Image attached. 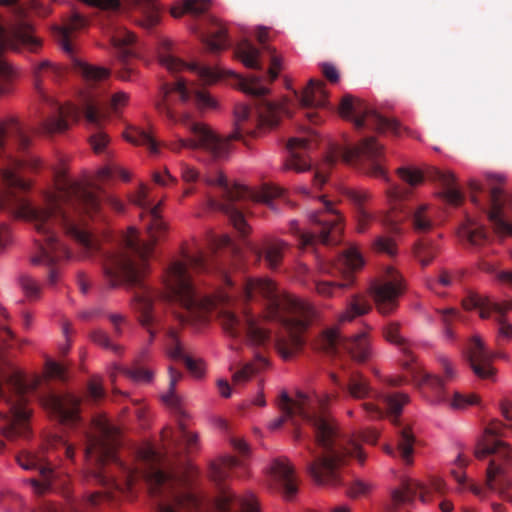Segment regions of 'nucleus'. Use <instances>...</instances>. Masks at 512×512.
Masks as SVG:
<instances>
[{
	"label": "nucleus",
	"instance_id": "obj_1",
	"mask_svg": "<svg viewBox=\"0 0 512 512\" xmlns=\"http://www.w3.org/2000/svg\"><path fill=\"white\" fill-rule=\"evenodd\" d=\"M132 202L148 213V241L139 238L138 232L130 228L125 237L126 251L107 256L103 269L112 287L126 284L135 289L132 306L139 315L141 325L150 334V342L155 337L152 325L156 322L153 304L156 299L176 302L184 310L179 314L182 323L205 322L208 314L218 310L221 325L232 337L244 335L256 345L265 344L270 337L265 320L255 317L245 306L248 301L261 298L265 301V319L280 324L284 331L277 335L275 347L280 356L289 360L304 345V333L315 318L314 308L289 294H282L267 278H247L241 289L240 300H235L230 292H219L214 298H201L195 291L192 273L219 272L229 288L234 285L226 269L213 255L199 251L185 253L182 260L172 262L163 275L164 290L158 291L147 285L144 276L148 271V258L155 243L166 232V223L160 215L161 203L152 206L148 199V188L142 184Z\"/></svg>",
	"mask_w": 512,
	"mask_h": 512
},
{
	"label": "nucleus",
	"instance_id": "obj_2",
	"mask_svg": "<svg viewBox=\"0 0 512 512\" xmlns=\"http://www.w3.org/2000/svg\"><path fill=\"white\" fill-rule=\"evenodd\" d=\"M29 145L30 138L18 119L0 121V211L33 224L37 237L31 261L50 267L48 282L55 285L59 277L56 265L70 257L68 249L58 241L57 228L90 255L100 249V244L87 227L84 215L93 217L102 210L103 203L122 212L123 204L101 190H90L72 180L63 169L54 174L57 191L45 193L41 203H32L20 193L29 188V183L18 174L21 169L36 171L41 167L36 155L26 153Z\"/></svg>",
	"mask_w": 512,
	"mask_h": 512
},
{
	"label": "nucleus",
	"instance_id": "obj_3",
	"mask_svg": "<svg viewBox=\"0 0 512 512\" xmlns=\"http://www.w3.org/2000/svg\"><path fill=\"white\" fill-rule=\"evenodd\" d=\"M84 457L91 467V476L101 484H107L114 476L103 470L107 462H116L129 488L144 480L151 496L159 498L158 512H201L200 500L191 492L179 489L180 480L160 467V456L153 447L138 451V463L129 466L118 463L116 450L120 445V431L105 418L95 419L93 432H85Z\"/></svg>",
	"mask_w": 512,
	"mask_h": 512
},
{
	"label": "nucleus",
	"instance_id": "obj_4",
	"mask_svg": "<svg viewBox=\"0 0 512 512\" xmlns=\"http://www.w3.org/2000/svg\"><path fill=\"white\" fill-rule=\"evenodd\" d=\"M331 398L332 396L321 398L318 395H308L301 391L296 393L295 398H291L283 391L277 403L282 415L269 424L271 430H276L285 421L291 420L295 426L294 438L297 441L304 439V432L298 426L296 417L310 426L319 452L307 445L313 456V460L307 462V470L315 482L322 485L340 483L339 469L348 457L356 458L361 464L366 459L359 443L341 434L335 421L326 413L325 407Z\"/></svg>",
	"mask_w": 512,
	"mask_h": 512
},
{
	"label": "nucleus",
	"instance_id": "obj_5",
	"mask_svg": "<svg viewBox=\"0 0 512 512\" xmlns=\"http://www.w3.org/2000/svg\"><path fill=\"white\" fill-rule=\"evenodd\" d=\"M343 161L353 165L364 174L382 179L388 187L384 191L390 213L385 216V222L398 232V225L409 220L416 226L414 209V191L416 189V169L401 166L395 173L399 182H393L385 167L384 148L374 137L363 138L356 146L346 148L339 153Z\"/></svg>",
	"mask_w": 512,
	"mask_h": 512
},
{
	"label": "nucleus",
	"instance_id": "obj_6",
	"mask_svg": "<svg viewBox=\"0 0 512 512\" xmlns=\"http://www.w3.org/2000/svg\"><path fill=\"white\" fill-rule=\"evenodd\" d=\"M161 99L155 103L157 111L172 123H181L193 135L190 139L179 138L171 142L168 147L174 152L183 148L202 149L214 159L225 158L230 150L229 140L216 135L208 126L193 121L188 114L178 116L175 104L178 100L183 103H193L199 108H215L216 101L207 93L197 89L193 84H188L183 78H178L173 84L162 86Z\"/></svg>",
	"mask_w": 512,
	"mask_h": 512
},
{
	"label": "nucleus",
	"instance_id": "obj_7",
	"mask_svg": "<svg viewBox=\"0 0 512 512\" xmlns=\"http://www.w3.org/2000/svg\"><path fill=\"white\" fill-rule=\"evenodd\" d=\"M34 73V85L36 90L41 95V97L51 105L52 108L51 115L48 116L43 122L44 132L49 134L64 132L69 128L71 122L74 123L80 119L82 110L73 104L62 105L44 93L41 86L42 79L48 77L52 80H56L60 73L59 69L53 66L48 60L42 61L36 67ZM128 100L129 95L123 91L114 93L108 103L89 99L85 103L83 114L89 124L99 128L102 121L107 118L105 109L118 112L128 103Z\"/></svg>",
	"mask_w": 512,
	"mask_h": 512
},
{
	"label": "nucleus",
	"instance_id": "obj_8",
	"mask_svg": "<svg viewBox=\"0 0 512 512\" xmlns=\"http://www.w3.org/2000/svg\"><path fill=\"white\" fill-rule=\"evenodd\" d=\"M241 90L253 98V104H238L235 107V130L230 138L242 140L245 136L255 137L262 130L272 129L279 124L282 115L289 116L284 105L268 101L265 95L268 88L263 84V77L251 75L240 79Z\"/></svg>",
	"mask_w": 512,
	"mask_h": 512
},
{
	"label": "nucleus",
	"instance_id": "obj_9",
	"mask_svg": "<svg viewBox=\"0 0 512 512\" xmlns=\"http://www.w3.org/2000/svg\"><path fill=\"white\" fill-rule=\"evenodd\" d=\"M204 181L207 185L217 186L221 190V200L210 198L208 200L209 207L225 213L242 236L249 232L243 214L247 209V203L249 201L261 202L275 210L273 199L280 197L283 193L282 188L271 184L263 185L260 191L250 190L237 183L231 184L222 172L208 176Z\"/></svg>",
	"mask_w": 512,
	"mask_h": 512
},
{
	"label": "nucleus",
	"instance_id": "obj_10",
	"mask_svg": "<svg viewBox=\"0 0 512 512\" xmlns=\"http://www.w3.org/2000/svg\"><path fill=\"white\" fill-rule=\"evenodd\" d=\"M501 435L500 423H491L478 438L474 455L478 459L495 455L486 471V485L490 490L504 495L512 488V479L509 477L512 471V448L499 439Z\"/></svg>",
	"mask_w": 512,
	"mask_h": 512
},
{
	"label": "nucleus",
	"instance_id": "obj_11",
	"mask_svg": "<svg viewBox=\"0 0 512 512\" xmlns=\"http://www.w3.org/2000/svg\"><path fill=\"white\" fill-rule=\"evenodd\" d=\"M30 388L20 374L10 375L5 384L0 380V400L9 406V414L0 412V433L8 440L28 435L31 410L26 394Z\"/></svg>",
	"mask_w": 512,
	"mask_h": 512
},
{
	"label": "nucleus",
	"instance_id": "obj_12",
	"mask_svg": "<svg viewBox=\"0 0 512 512\" xmlns=\"http://www.w3.org/2000/svg\"><path fill=\"white\" fill-rule=\"evenodd\" d=\"M333 382L354 399H365L372 397L377 403H363L362 408L367 416L372 419L389 417L395 425L399 424L400 414L408 398L403 393H374L369 381L360 372H351L346 384L342 383L337 375H331Z\"/></svg>",
	"mask_w": 512,
	"mask_h": 512
},
{
	"label": "nucleus",
	"instance_id": "obj_13",
	"mask_svg": "<svg viewBox=\"0 0 512 512\" xmlns=\"http://www.w3.org/2000/svg\"><path fill=\"white\" fill-rule=\"evenodd\" d=\"M311 223L315 226L313 232H303L297 220L289 223V232L297 238L301 249L313 246L320 242L324 245H336L340 242L343 232V218L332 207L331 202H324V209L309 215Z\"/></svg>",
	"mask_w": 512,
	"mask_h": 512
},
{
	"label": "nucleus",
	"instance_id": "obj_14",
	"mask_svg": "<svg viewBox=\"0 0 512 512\" xmlns=\"http://www.w3.org/2000/svg\"><path fill=\"white\" fill-rule=\"evenodd\" d=\"M241 465L242 463L233 456H225L211 464L210 478L219 486V494L215 501L216 512H258V503L253 495L240 497L222 485L232 470Z\"/></svg>",
	"mask_w": 512,
	"mask_h": 512
},
{
	"label": "nucleus",
	"instance_id": "obj_15",
	"mask_svg": "<svg viewBox=\"0 0 512 512\" xmlns=\"http://www.w3.org/2000/svg\"><path fill=\"white\" fill-rule=\"evenodd\" d=\"M340 115L351 120L357 129L368 128L379 133L399 134L401 126L395 119L382 116L360 99L345 95L339 106Z\"/></svg>",
	"mask_w": 512,
	"mask_h": 512
},
{
	"label": "nucleus",
	"instance_id": "obj_16",
	"mask_svg": "<svg viewBox=\"0 0 512 512\" xmlns=\"http://www.w3.org/2000/svg\"><path fill=\"white\" fill-rule=\"evenodd\" d=\"M363 264V258L355 248L350 247L344 250L333 263L323 268L329 274L341 276L342 281H318L315 283L317 293L328 297L333 296L338 289L350 287L354 282V272Z\"/></svg>",
	"mask_w": 512,
	"mask_h": 512
},
{
	"label": "nucleus",
	"instance_id": "obj_17",
	"mask_svg": "<svg viewBox=\"0 0 512 512\" xmlns=\"http://www.w3.org/2000/svg\"><path fill=\"white\" fill-rule=\"evenodd\" d=\"M319 347L328 354L337 355L347 352L354 361L359 363L368 361L372 355L366 333H358L351 338H346L336 328L328 329L322 334Z\"/></svg>",
	"mask_w": 512,
	"mask_h": 512
},
{
	"label": "nucleus",
	"instance_id": "obj_18",
	"mask_svg": "<svg viewBox=\"0 0 512 512\" xmlns=\"http://www.w3.org/2000/svg\"><path fill=\"white\" fill-rule=\"evenodd\" d=\"M462 305L466 310H479L482 319H494L499 325L498 334L501 338H512V325L504 318L505 312L512 308V302H499L489 296L470 292L462 301Z\"/></svg>",
	"mask_w": 512,
	"mask_h": 512
},
{
	"label": "nucleus",
	"instance_id": "obj_19",
	"mask_svg": "<svg viewBox=\"0 0 512 512\" xmlns=\"http://www.w3.org/2000/svg\"><path fill=\"white\" fill-rule=\"evenodd\" d=\"M404 290L405 285L402 276L393 268H388L385 278L371 286V294L377 310L383 315L392 313L396 309L398 298Z\"/></svg>",
	"mask_w": 512,
	"mask_h": 512
},
{
	"label": "nucleus",
	"instance_id": "obj_20",
	"mask_svg": "<svg viewBox=\"0 0 512 512\" xmlns=\"http://www.w3.org/2000/svg\"><path fill=\"white\" fill-rule=\"evenodd\" d=\"M182 378V373L175 370L173 367L169 368V390L162 396L164 403L169 405L175 410L178 415L179 436L177 439L169 440L170 444H174L178 440H182L188 452H193L198 445V435L189 431L184 423V418L188 415L183 409L181 398L175 393L177 382Z\"/></svg>",
	"mask_w": 512,
	"mask_h": 512
},
{
	"label": "nucleus",
	"instance_id": "obj_21",
	"mask_svg": "<svg viewBox=\"0 0 512 512\" xmlns=\"http://www.w3.org/2000/svg\"><path fill=\"white\" fill-rule=\"evenodd\" d=\"M496 354L490 351L479 335H474L467 348V358L474 374L481 379H493L495 370L491 363Z\"/></svg>",
	"mask_w": 512,
	"mask_h": 512
},
{
	"label": "nucleus",
	"instance_id": "obj_22",
	"mask_svg": "<svg viewBox=\"0 0 512 512\" xmlns=\"http://www.w3.org/2000/svg\"><path fill=\"white\" fill-rule=\"evenodd\" d=\"M16 460L23 469L38 471L41 480L35 478L30 480L36 492L43 493L53 487L55 471L43 456L25 451L20 453Z\"/></svg>",
	"mask_w": 512,
	"mask_h": 512
},
{
	"label": "nucleus",
	"instance_id": "obj_23",
	"mask_svg": "<svg viewBox=\"0 0 512 512\" xmlns=\"http://www.w3.org/2000/svg\"><path fill=\"white\" fill-rule=\"evenodd\" d=\"M269 472L275 486L286 498H291L296 494L297 483L294 468L287 458L273 460L269 467Z\"/></svg>",
	"mask_w": 512,
	"mask_h": 512
},
{
	"label": "nucleus",
	"instance_id": "obj_24",
	"mask_svg": "<svg viewBox=\"0 0 512 512\" xmlns=\"http://www.w3.org/2000/svg\"><path fill=\"white\" fill-rule=\"evenodd\" d=\"M205 25L207 27L195 28L206 48L211 52L224 50L228 46V36L226 27L216 18L209 17Z\"/></svg>",
	"mask_w": 512,
	"mask_h": 512
},
{
	"label": "nucleus",
	"instance_id": "obj_25",
	"mask_svg": "<svg viewBox=\"0 0 512 512\" xmlns=\"http://www.w3.org/2000/svg\"><path fill=\"white\" fill-rule=\"evenodd\" d=\"M81 400L71 394L52 396L49 405L52 413L64 424H75L80 420Z\"/></svg>",
	"mask_w": 512,
	"mask_h": 512
},
{
	"label": "nucleus",
	"instance_id": "obj_26",
	"mask_svg": "<svg viewBox=\"0 0 512 512\" xmlns=\"http://www.w3.org/2000/svg\"><path fill=\"white\" fill-rule=\"evenodd\" d=\"M311 141L306 137H293L288 140L287 150L289 158L284 164V169L304 172L310 169V162L306 159V153L310 150Z\"/></svg>",
	"mask_w": 512,
	"mask_h": 512
},
{
	"label": "nucleus",
	"instance_id": "obj_27",
	"mask_svg": "<svg viewBox=\"0 0 512 512\" xmlns=\"http://www.w3.org/2000/svg\"><path fill=\"white\" fill-rule=\"evenodd\" d=\"M159 62L171 73H176L185 69L191 70L192 72L196 73L205 83H212L219 78L218 72L211 69L210 67L201 66L197 63L188 64L168 52L160 54Z\"/></svg>",
	"mask_w": 512,
	"mask_h": 512
},
{
	"label": "nucleus",
	"instance_id": "obj_28",
	"mask_svg": "<svg viewBox=\"0 0 512 512\" xmlns=\"http://www.w3.org/2000/svg\"><path fill=\"white\" fill-rule=\"evenodd\" d=\"M384 336L387 341L395 344L400 353L402 354L400 358L401 365L404 369L408 370L412 375L414 374V344L413 342L408 341L406 338L402 336L400 333L399 326L395 323H390L384 329Z\"/></svg>",
	"mask_w": 512,
	"mask_h": 512
},
{
	"label": "nucleus",
	"instance_id": "obj_29",
	"mask_svg": "<svg viewBox=\"0 0 512 512\" xmlns=\"http://www.w3.org/2000/svg\"><path fill=\"white\" fill-rule=\"evenodd\" d=\"M87 24L88 19L79 12L74 11L62 26L54 28V37L66 53H73L72 33L86 27Z\"/></svg>",
	"mask_w": 512,
	"mask_h": 512
},
{
	"label": "nucleus",
	"instance_id": "obj_30",
	"mask_svg": "<svg viewBox=\"0 0 512 512\" xmlns=\"http://www.w3.org/2000/svg\"><path fill=\"white\" fill-rule=\"evenodd\" d=\"M437 361H438L441 369L443 370L445 379H443L437 375H433V374H430L427 372H422L418 369V385L421 383V384L430 386L432 389H434L436 391H442L445 387V380L453 381L457 378V376H458L457 369L455 368L452 361L446 355H443V354L438 355Z\"/></svg>",
	"mask_w": 512,
	"mask_h": 512
},
{
	"label": "nucleus",
	"instance_id": "obj_31",
	"mask_svg": "<svg viewBox=\"0 0 512 512\" xmlns=\"http://www.w3.org/2000/svg\"><path fill=\"white\" fill-rule=\"evenodd\" d=\"M296 97L301 107L317 108L326 106L328 93L323 81L310 79L303 92L296 94Z\"/></svg>",
	"mask_w": 512,
	"mask_h": 512
},
{
	"label": "nucleus",
	"instance_id": "obj_32",
	"mask_svg": "<svg viewBox=\"0 0 512 512\" xmlns=\"http://www.w3.org/2000/svg\"><path fill=\"white\" fill-rule=\"evenodd\" d=\"M285 248L286 243L281 240L266 241L262 247L250 245V250L257 260L264 258L270 269H277L280 266Z\"/></svg>",
	"mask_w": 512,
	"mask_h": 512
},
{
	"label": "nucleus",
	"instance_id": "obj_33",
	"mask_svg": "<svg viewBox=\"0 0 512 512\" xmlns=\"http://www.w3.org/2000/svg\"><path fill=\"white\" fill-rule=\"evenodd\" d=\"M343 194L355 206L358 231L364 232L373 218L364 208L365 202L370 198L369 193L356 188H345Z\"/></svg>",
	"mask_w": 512,
	"mask_h": 512
},
{
	"label": "nucleus",
	"instance_id": "obj_34",
	"mask_svg": "<svg viewBox=\"0 0 512 512\" xmlns=\"http://www.w3.org/2000/svg\"><path fill=\"white\" fill-rule=\"evenodd\" d=\"M502 189L494 187L491 190V210L489 211V220L492 223L496 233L501 236L512 235V223L507 222L502 215L501 203Z\"/></svg>",
	"mask_w": 512,
	"mask_h": 512
},
{
	"label": "nucleus",
	"instance_id": "obj_35",
	"mask_svg": "<svg viewBox=\"0 0 512 512\" xmlns=\"http://www.w3.org/2000/svg\"><path fill=\"white\" fill-rule=\"evenodd\" d=\"M167 338V346L170 357L174 360L184 362L185 366L192 374L195 376H200L202 374L201 369L199 368L197 362L186 353L183 345L178 339L176 331L173 329L168 330Z\"/></svg>",
	"mask_w": 512,
	"mask_h": 512
},
{
	"label": "nucleus",
	"instance_id": "obj_36",
	"mask_svg": "<svg viewBox=\"0 0 512 512\" xmlns=\"http://www.w3.org/2000/svg\"><path fill=\"white\" fill-rule=\"evenodd\" d=\"M130 6L142 13L139 24L147 29H153L160 19V7L157 0H131Z\"/></svg>",
	"mask_w": 512,
	"mask_h": 512
},
{
	"label": "nucleus",
	"instance_id": "obj_37",
	"mask_svg": "<svg viewBox=\"0 0 512 512\" xmlns=\"http://www.w3.org/2000/svg\"><path fill=\"white\" fill-rule=\"evenodd\" d=\"M235 55L247 68L262 69L259 62L260 50L249 40L244 39L237 44Z\"/></svg>",
	"mask_w": 512,
	"mask_h": 512
},
{
	"label": "nucleus",
	"instance_id": "obj_38",
	"mask_svg": "<svg viewBox=\"0 0 512 512\" xmlns=\"http://www.w3.org/2000/svg\"><path fill=\"white\" fill-rule=\"evenodd\" d=\"M371 310L369 301L361 295H353L345 310L339 315V322H350Z\"/></svg>",
	"mask_w": 512,
	"mask_h": 512
},
{
	"label": "nucleus",
	"instance_id": "obj_39",
	"mask_svg": "<svg viewBox=\"0 0 512 512\" xmlns=\"http://www.w3.org/2000/svg\"><path fill=\"white\" fill-rule=\"evenodd\" d=\"M414 443L415 438L412 427H403L400 431L397 450L401 460L407 465L413 464Z\"/></svg>",
	"mask_w": 512,
	"mask_h": 512
},
{
	"label": "nucleus",
	"instance_id": "obj_40",
	"mask_svg": "<svg viewBox=\"0 0 512 512\" xmlns=\"http://www.w3.org/2000/svg\"><path fill=\"white\" fill-rule=\"evenodd\" d=\"M210 7V0H182L171 8V15L179 18L188 13L193 16L204 14Z\"/></svg>",
	"mask_w": 512,
	"mask_h": 512
},
{
	"label": "nucleus",
	"instance_id": "obj_41",
	"mask_svg": "<svg viewBox=\"0 0 512 512\" xmlns=\"http://www.w3.org/2000/svg\"><path fill=\"white\" fill-rule=\"evenodd\" d=\"M447 406L453 411H466L471 406H479L481 404L480 397L477 394H463L454 391L446 400Z\"/></svg>",
	"mask_w": 512,
	"mask_h": 512
},
{
	"label": "nucleus",
	"instance_id": "obj_42",
	"mask_svg": "<svg viewBox=\"0 0 512 512\" xmlns=\"http://www.w3.org/2000/svg\"><path fill=\"white\" fill-rule=\"evenodd\" d=\"M440 181L445 186L444 197L446 201L452 205H458L462 201L461 192L454 187L455 183V175L453 172L446 171H438L437 172Z\"/></svg>",
	"mask_w": 512,
	"mask_h": 512
},
{
	"label": "nucleus",
	"instance_id": "obj_43",
	"mask_svg": "<svg viewBox=\"0 0 512 512\" xmlns=\"http://www.w3.org/2000/svg\"><path fill=\"white\" fill-rule=\"evenodd\" d=\"M459 236L469 241L472 245H479L486 240L487 234L483 227L475 220L468 219L459 229Z\"/></svg>",
	"mask_w": 512,
	"mask_h": 512
},
{
	"label": "nucleus",
	"instance_id": "obj_44",
	"mask_svg": "<svg viewBox=\"0 0 512 512\" xmlns=\"http://www.w3.org/2000/svg\"><path fill=\"white\" fill-rule=\"evenodd\" d=\"M126 140L135 144L146 146L153 154L158 152V143L152 134L142 128H133L125 135Z\"/></svg>",
	"mask_w": 512,
	"mask_h": 512
},
{
	"label": "nucleus",
	"instance_id": "obj_45",
	"mask_svg": "<svg viewBox=\"0 0 512 512\" xmlns=\"http://www.w3.org/2000/svg\"><path fill=\"white\" fill-rule=\"evenodd\" d=\"M418 500L420 499L424 503H428L432 500V494H442L445 491V483L439 476H431L430 479L425 483L418 481Z\"/></svg>",
	"mask_w": 512,
	"mask_h": 512
},
{
	"label": "nucleus",
	"instance_id": "obj_46",
	"mask_svg": "<svg viewBox=\"0 0 512 512\" xmlns=\"http://www.w3.org/2000/svg\"><path fill=\"white\" fill-rule=\"evenodd\" d=\"M415 494L414 483L411 479H402L401 484L392 492V499L396 505H405L413 502Z\"/></svg>",
	"mask_w": 512,
	"mask_h": 512
},
{
	"label": "nucleus",
	"instance_id": "obj_47",
	"mask_svg": "<svg viewBox=\"0 0 512 512\" xmlns=\"http://www.w3.org/2000/svg\"><path fill=\"white\" fill-rule=\"evenodd\" d=\"M77 71L91 83H96L108 78L110 71L104 67L89 65L86 63H77Z\"/></svg>",
	"mask_w": 512,
	"mask_h": 512
},
{
	"label": "nucleus",
	"instance_id": "obj_48",
	"mask_svg": "<svg viewBox=\"0 0 512 512\" xmlns=\"http://www.w3.org/2000/svg\"><path fill=\"white\" fill-rule=\"evenodd\" d=\"M19 284L25 296L29 300H37L41 296L40 284L29 275H22L19 278Z\"/></svg>",
	"mask_w": 512,
	"mask_h": 512
},
{
	"label": "nucleus",
	"instance_id": "obj_49",
	"mask_svg": "<svg viewBox=\"0 0 512 512\" xmlns=\"http://www.w3.org/2000/svg\"><path fill=\"white\" fill-rule=\"evenodd\" d=\"M259 365L254 363H246L240 368L235 370L232 375V382L234 386H241L246 383L251 377L257 373Z\"/></svg>",
	"mask_w": 512,
	"mask_h": 512
},
{
	"label": "nucleus",
	"instance_id": "obj_50",
	"mask_svg": "<svg viewBox=\"0 0 512 512\" xmlns=\"http://www.w3.org/2000/svg\"><path fill=\"white\" fill-rule=\"evenodd\" d=\"M123 373L126 377L140 384H148L153 380V372L140 365L124 369Z\"/></svg>",
	"mask_w": 512,
	"mask_h": 512
},
{
	"label": "nucleus",
	"instance_id": "obj_51",
	"mask_svg": "<svg viewBox=\"0 0 512 512\" xmlns=\"http://www.w3.org/2000/svg\"><path fill=\"white\" fill-rule=\"evenodd\" d=\"M338 156L334 154H330L326 157L323 164L317 168L314 175V185L317 187H322L327 180L328 170L334 165L337 161Z\"/></svg>",
	"mask_w": 512,
	"mask_h": 512
},
{
	"label": "nucleus",
	"instance_id": "obj_52",
	"mask_svg": "<svg viewBox=\"0 0 512 512\" xmlns=\"http://www.w3.org/2000/svg\"><path fill=\"white\" fill-rule=\"evenodd\" d=\"M91 339L97 345H99L105 349H110L113 352H115L116 354H119L121 352V347L117 344H114L111 341L109 335L103 330H100V329L94 330L91 333Z\"/></svg>",
	"mask_w": 512,
	"mask_h": 512
},
{
	"label": "nucleus",
	"instance_id": "obj_53",
	"mask_svg": "<svg viewBox=\"0 0 512 512\" xmlns=\"http://www.w3.org/2000/svg\"><path fill=\"white\" fill-rule=\"evenodd\" d=\"M460 281V275L456 272H443L439 278L432 284L428 282V287L430 289H434L435 285H442L444 287H449L457 284Z\"/></svg>",
	"mask_w": 512,
	"mask_h": 512
},
{
	"label": "nucleus",
	"instance_id": "obj_54",
	"mask_svg": "<svg viewBox=\"0 0 512 512\" xmlns=\"http://www.w3.org/2000/svg\"><path fill=\"white\" fill-rule=\"evenodd\" d=\"M113 176H119L121 177L124 181H129L130 180V174L123 168L117 166V165H112V166H109V167H104L102 168L100 171H99V177L101 179H108V178H111Z\"/></svg>",
	"mask_w": 512,
	"mask_h": 512
},
{
	"label": "nucleus",
	"instance_id": "obj_55",
	"mask_svg": "<svg viewBox=\"0 0 512 512\" xmlns=\"http://www.w3.org/2000/svg\"><path fill=\"white\" fill-rule=\"evenodd\" d=\"M108 142V136L100 130L90 137L91 146L96 153L102 152Z\"/></svg>",
	"mask_w": 512,
	"mask_h": 512
},
{
	"label": "nucleus",
	"instance_id": "obj_56",
	"mask_svg": "<svg viewBox=\"0 0 512 512\" xmlns=\"http://www.w3.org/2000/svg\"><path fill=\"white\" fill-rule=\"evenodd\" d=\"M374 247L377 251L394 255L395 244L392 239L386 237H378L374 242Z\"/></svg>",
	"mask_w": 512,
	"mask_h": 512
},
{
	"label": "nucleus",
	"instance_id": "obj_57",
	"mask_svg": "<svg viewBox=\"0 0 512 512\" xmlns=\"http://www.w3.org/2000/svg\"><path fill=\"white\" fill-rule=\"evenodd\" d=\"M443 327L450 326L454 320H460V313L454 308H444L438 311Z\"/></svg>",
	"mask_w": 512,
	"mask_h": 512
},
{
	"label": "nucleus",
	"instance_id": "obj_58",
	"mask_svg": "<svg viewBox=\"0 0 512 512\" xmlns=\"http://www.w3.org/2000/svg\"><path fill=\"white\" fill-rule=\"evenodd\" d=\"M104 396V391L100 383L96 380H91L88 384V397L97 402Z\"/></svg>",
	"mask_w": 512,
	"mask_h": 512
},
{
	"label": "nucleus",
	"instance_id": "obj_59",
	"mask_svg": "<svg viewBox=\"0 0 512 512\" xmlns=\"http://www.w3.org/2000/svg\"><path fill=\"white\" fill-rule=\"evenodd\" d=\"M181 176L184 182L194 183L199 179V172L187 164H182Z\"/></svg>",
	"mask_w": 512,
	"mask_h": 512
},
{
	"label": "nucleus",
	"instance_id": "obj_60",
	"mask_svg": "<svg viewBox=\"0 0 512 512\" xmlns=\"http://www.w3.org/2000/svg\"><path fill=\"white\" fill-rule=\"evenodd\" d=\"M322 73L325 78L331 83H337L339 80V73L336 67L329 63H324L321 66Z\"/></svg>",
	"mask_w": 512,
	"mask_h": 512
},
{
	"label": "nucleus",
	"instance_id": "obj_61",
	"mask_svg": "<svg viewBox=\"0 0 512 512\" xmlns=\"http://www.w3.org/2000/svg\"><path fill=\"white\" fill-rule=\"evenodd\" d=\"M153 181L160 185V186H166L171 183H175L176 179L169 173V171L166 169L164 173L161 172H154L153 173Z\"/></svg>",
	"mask_w": 512,
	"mask_h": 512
},
{
	"label": "nucleus",
	"instance_id": "obj_62",
	"mask_svg": "<svg viewBox=\"0 0 512 512\" xmlns=\"http://www.w3.org/2000/svg\"><path fill=\"white\" fill-rule=\"evenodd\" d=\"M281 69V60L274 54H272L271 65L267 72V77L270 82L274 81L278 77L279 70Z\"/></svg>",
	"mask_w": 512,
	"mask_h": 512
},
{
	"label": "nucleus",
	"instance_id": "obj_63",
	"mask_svg": "<svg viewBox=\"0 0 512 512\" xmlns=\"http://www.w3.org/2000/svg\"><path fill=\"white\" fill-rule=\"evenodd\" d=\"M50 0H30L31 8L36 10L40 15L45 16L50 12Z\"/></svg>",
	"mask_w": 512,
	"mask_h": 512
},
{
	"label": "nucleus",
	"instance_id": "obj_64",
	"mask_svg": "<svg viewBox=\"0 0 512 512\" xmlns=\"http://www.w3.org/2000/svg\"><path fill=\"white\" fill-rule=\"evenodd\" d=\"M47 372L51 377L64 379L65 376V368L55 362H50L47 365Z\"/></svg>",
	"mask_w": 512,
	"mask_h": 512
}]
</instances>
